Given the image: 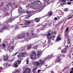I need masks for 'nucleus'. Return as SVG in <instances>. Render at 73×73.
Instances as JSON below:
<instances>
[{
    "label": "nucleus",
    "mask_w": 73,
    "mask_h": 73,
    "mask_svg": "<svg viewBox=\"0 0 73 73\" xmlns=\"http://www.w3.org/2000/svg\"><path fill=\"white\" fill-rule=\"evenodd\" d=\"M41 5H42L41 2L40 1L37 0L30 5V8H32L33 9H36L35 7H41Z\"/></svg>",
    "instance_id": "f257e3e1"
},
{
    "label": "nucleus",
    "mask_w": 73,
    "mask_h": 73,
    "mask_svg": "<svg viewBox=\"0 0 73 73\" xmlns=\"http://www.w3.org/2000/svg\"><path fill=\"white\" fill-rule=\"evenodd\" d=\"M36 57H37V53L35 52H33L30 56V58L32 59H34L35 58H36Z\"/></svg>",
    "instance_id": "f03ea898"
},
{
    "label": "nucleus",
    "mask_w": 73,
    "mask_h": 73,
    "mask_svg": "<svg viewBox=\"0 0 73 73\" xmlns=\"http://www.w3.org/2000/svg\"><path fill=\"white\" fill-rule=\"evenodd\" d=\"M27 52H19V57H25V55H27Z\"/></svg>",
    "instance_id": "7ed1b4c3"
},
{
    "label": "nucleus",
    "mask_w": 73,
    "mask_h": 73,
    "mask_svg": "<svg viewBox=\"0 0 73 73\" xmlns=\"http://www.w3.org/2000/svg\"><path fill=\"white\" fill-rule=\"evenodd\" d=\"M68 48H69L68 45L66 46L65 48H63V50H61V52H62V53H66V51H67V50H68Z\"/></svg>",
    "instance_id": "20e7f679"
},
{
    "label": "nucleus",
    "mask_w": 73,
    "mask_h": 73,
    "mask_svg": "<svg viewBox=\"0 0 73 73\" xmlns=\"http://www.w3.org/2000/svg\"><path fill=\"white\" fill-rule=\"evenodd\" d=\"M3 60L4 61H7V60H8V58H9L8 56L7 55H3Z\"/></svg>",
    "instance_id": "39448f33"
},
{
    "label": "nucleus",
    "mask_w": 73,
    "mask_h": 73,
    "mask_svg": "<svg viewBox=\"0 0 73 73\" xmlns=\"http://www.w3.org/2000/svg\"><path fill=\"white\" fill-rule=\"evenodd\" d=\"M17 64L19 65V60H17V61H16L14 63V64H13V66L15 68H17L18 67Z\"/></svg>",
    "instance_id": "423d86ee"
},
{
    "label": "nucleus",
    "mask_w": 73,
    "mask_h": 73,
    "mask_svg": "<svg viewBox=\"0 0 73 73\" xmlns=\"http://www.w3.org/2000/svg\"><path fill=\"white\" fill-rule=\"evenodd\" d=\"M4 65L5 66L8 67V66H11V63H9V62H7V63H5L4 64Z\"/></svg>",
    "instance_id": "0eeeda50"
},
{
    "label": "nucleus",
    "mask_w": 73,
    "mask_h": 73,
    "mask_svg": "<svg viewBox=\"0 0 73 73\" xmlns=\"http://www.w3.org/2000/svg\"><path fill=\"white\" fill-rule=\"evenodd\" d=\"M9 5H10V7H11V8H15V7L16 6V4L15 3H13V4H12L11 5V2H9Z\"/></svg>",
    "instance_id": "6e6552de"
},
{
    "label": "nucleus",
    "mask_w": 73,
    "mask_h": 73,
    "mask_svg": "<svg viewBox=\"0 0 73 73\" xmlns=\"http://www.w3.org/2000/svg\"><path fill=\"white\" fill-rule=\"evenodd\" d=\"M24 37H25V33H24L23 34H21L20 35H19V39H21L22 38H24Z\"/></svg>",
    "instance_id": "1a4fd4ad"
},
{
    "label": "nucleus",
    "mask_w": 73,
    "mask_h": 73,
    "mask_svg": "<svg viewBox=\"0 0 73 73\" xmlns=\"http://www.w3.org/2000/svg\"><path fill=\"white\" fill-rule=\"evenodd\" d=\"M38 61V62H40V64L41 65H44V64H45V61L44 60L43 61L41 59H40Z\"/></svg>",
    "instance_id": "9d476101"
},
{
    "label": "nucleus",
    "mask_w": 73,
    "mask_h": 73,
    "mask_svg": "<svg viewBox=\"0 0 73 73\" xmlns=\"http://www.w3.org/2000/svg\"><path fill=\"white\" fill-rule=\"evenodd\" d=\"M31 71V69L29 68L26 70L25 72H23V73H30Z\"/></svg>",
    "instance_id": "9b49d317"
},
{
    "label": "nucleus",
    "mask_w": 73,
    "mask_h": 73,
    "mask_svg": "<svg viewBox=\"0 0 73 73\" xmlns=\"http://www.w3.org/2000/svg\"><path fill=\"white\" fill-rule=\"evenodd\" d=\"M33 63L35 65H36L37 66H39L40 65V63L39 62L35 61L33 62Z\"/></svg>",
    "instance_id": "f8f14e48"
},
{
    "label": "nucleus",
    "mask_w": 73,
    "mask_h": 73,
    "mask_svg": "<svg viewBox=\"0 0 73 73\" xmlns=\"http://www.w3.org/2000/svg\"><path fill=\"white\" fill-rule=\"evenodd\" d=\"M26 22L27 23V24H28V25H29L30 24H31V22L29 21H25V20H23V21H22L21 22V23H23V22H25V23Z\"/></svg>",
    "instance_id": "ddd939ff"
},
{
    "label": "nucleus",
    "mask_w": 73,
    "mask_h": 73,
    "mask_svg": "<svg viewBox=\"0 0 73 73\" xmlns=\"http://www.w3.org/2000/svg\"><path fill=\"white\" fill-rule=\"evenodd\" d=\"M14 47L13 46H12L11 47L10 49H9V52H11L13 51V50H14Z\"/></svg>",
    "instance_id": "4468645a"
},
{
    "label": "nucleus",
    "mask_w": 73,
    "mask_h": 73,
    "mask_svg": "<svg viewBox=\"0 0 73 73\" xmlns=\"http://www.w3.org/2000/svg\"><path fill=\"white\" fill-rule=\"evenodd\" d=\"M21 9H23V8L21 7H19V12H20L19 14V15H21V12H22V11H21Z\"/></svg>",
    "instance_id": "2eb2a0df"
},
{
    "label": "nucleus",
    "mask_w": 73,
    "mask_h": 73,
    "mask_svg": "<svg viewBox=\"0 0 73 73\" xmlns=\"http://www.w3.org/2000/svg\"><path fill=\"white\" fill-rule=\"evenodd\" d=\"M61 58H60V57L58 56L56 60V62H60V61H61Z\"/></svg>",
    "instance_id": "dca6fc26"
},
{
    "label": "nucleus",
    "mask_w": 73,
    "mask_h": 73,
    "mask_svg": "<svg viewBox=\"0 0 73 73\" xmlns=\"http://www.w3.org/2000/svg\"><path fill=\"white\" fill-rule=\"evenodd\" d=\"M15 27V29H16V28H17L19 27V24H17L15 25H13V26H12V27Z\"/></svg>",
    "instance_id": "f3484780"
},
{
    "label": "nucleus",
    "mask_w": 73,
    "mask_h": 73,
    "mask_svg": "<svg viewBox=\"0 0 73 73\" xmlns=\"http://www.w3.org/2000/svg\"><path fill=\"white\" fill-rule=\"evenodd\" d=\"M35 21L36 23H38L40 21V19L39 18H36L35 19Z\"/></svg>",
    "instance_id": "a211bd4d"
},
{
    "label": "nucleus",
    "mask_w": 73,
    "mask_h": 73,
    "mask_svg": "<svg viewBox=\"0 0 73 73\" xmlns=\"http://www.w3.org/2000/svg\"><path fill=\"white\" fill-rule=\"evenodd\" d=\"M37 68H35L33 69V73H35V72H37Z\"/></svg>",
    "instance_id": "6ab92c4d"
},
{
    "label": "nucleus",
    "mask_w": 73,
    "mask_h": 73,
    "mask_svg": "<svg viewBox=\"0 0 73 73\" xmlns=\"http://www.w3.org/2000/svg\"><path fill=\"white\" fill-rule=\"evenodd\" d=\"M37 56L38 57V56H40V53H41V51L38 50L37 51Z\"/></svg>",
    "instance_id": "aec40b11"
},
{
    "label": "nucleus",
    "mask_w": 73,
    "mask_h": 73,
    "mask_svg": "<svg viewBox=\"0 0 73 73\" xmlns=\"http://www.w3.org/2000/svg\"><path fill=\"white\" fill-rule=\"evenodd\" d=\"M13 58H12L10 60H9L8 62H12V61H13Z\"/></svg>",
    "instance_id": "412c9836"
},
{
    "label": "nucleus",
    "mask_w": 73,
    "mask_h": 73,
    "mask_svg": "<svg viewBox=\"0 0 73 73\" xmlns=\"http://www.w3.org/2000/svg\"><path fill=\"white\" fill-rule=\"evenodd\" d=\"M14 73H19V69H15V70Z\"/></svg>",
    "instance_id": "4be33fe9"
},
{
    "label": "nucleus",
    "mask_w": 73,
    "mask_h": 73,
    "mask_svg": "<svg viewBox=\"0 0 73 73\" xmlns=\"http://www.w3.org/2000/svg\"><path fill=\"white\" fill-rule=\"evenodd\" d=\"M31 15H27L25 16V19H28V18H29Z\"/></svg>",
    "instance_id": "5701e85b"
},
{
    "label": "nucleus",
    "mask_w": 73,
    "mask_h": 73,
    "mask_svg": "<svg viewBox=\"0 0 73 73\" xmlns=\"http://www.w3.org/2000/svg\"><path fill=\"white\" fill-rule=\"evenodd\" d=\"M69 30V28L68 27L66 29V30L65 31V33L66 34V32H68V31Z\"/></svg>",
    "instance_id": "b1692460"
},
{
    "label": "nucleus",
    "mask_w": 73,
    "mask_h": 73,
    "mask_svg": "<svg viewBox=\"0 0 73 73\" xmlns=\"http://www.w3.org/2000/svg\"><path fill=\"white\" fill-rule=\"evenodd\" d=\"M2 28L3 29H7V27H6V26L5 25Z\"/></svg>",
    "instance_id": "393cba45"
},
{
    "label": "nucleus",
    "mask_w": 73,
    "mask_h": 73,
    "mask_svg": "<svg viewBox=\"0 0 73 73\" xmlns=\"http://www.w3.org/2000/svg\"><path fill=\"white\" fill-rule=\"evenodd\" d=\"M49 16H51L52 15V13L51 12H49L48 13Z\"/></svg>",
    "instance_id": "a878e982"
},
{
    "label": "nucleus",
    "mask_w": 73,
    "mask_h": 73,
    "mask_svg": "<svg viewBox=\"0 0 73 73\" xmlns=\"http://www.w3.org/2000/svg\"><path fill=\"white\" fill-rule=\"evenodd\" d=\"M31 48H32V47L31 46H28L27 48V49H28V50H29V49H31Z\"/></svg>",
    "instance_id": "bb28decb"
},
{
    "label": "nucleus",
    "mask_w": 73,
    "mask_h": 73,
    "mask_svg": "<svg viewBox=\"0 0 73 73\" xmlns=\"http://www.w3.org/2000/svg\"><path fill=\"white\" fill-rule=\"evenodd\" d=\"M26 63L27 64H29V58H28L27 60Z\"/></svg>",
    "instance_id": "cd10ccee"
},
{
    "label": "nucleus",
    "mask_w": 73,
    "mask_h": 73,
    "mask_svg": "<svg viewBox=\"0 0 73 73\" xmlns=\"http://www.w3.org/2000/svg\"><path fill=\"white\" fill-rule=\"evenodd\" d=\"M60 40H61V38L58 37L56 39V41H60Z\"/></svg>",
    "instance_id": "c85d7f7f"
},
{
    "label": "nucleus",
    "mask_w": 73,
    "mask_h": 73,
    "mask_svg": "<svg viewBox=\"0 0 73 73\" xmlns=\"http://www.w3.org/2000/svg\"><path fill=\"white\" fill-rule=\"evenodd\" d=\"M27 13V14H28L29 15H30V14H31V11H27L26 12Z\"/></svg>",
    "instance_id": "c756f323"
},
{
    "label": "nucleus",
    "mask_w": 73,
    "mask_h": 73,
    "mask_svg": "<svg viewBox=\"0 0 73 73\" xmlns=\"http://www.w3.org/2000/svg\"><path fill=\"white\" fill-rule=\"evenodd\" d=\"M18 52H16L14 54H13L12 55V56H14L16 55V54H17V53H18Z\"/></svg>",
    "instance_id": "7c9ffc66"
},
{
    "label": "nucleus",
    "mask_w": 73,
    "mask_h": 73,
    "mask_svg": "<svg viewBox=\"0 0 73 73\" xmlns=\"http://www.w3.org/2000/svg\"><path fill=\"white\" fill-rule=\"evenodd\" d=\"M47 38H48V40H50V39H51V38H52V37L50 36V37H49L48 36H47Z\"/></svg>",
    "instance_id": "2f4dec72"
},
{
    "label": "nucleus",
    "mask_w": 73,
    "mask_h": 73,
    "mask_svg": "<svg viewBox=\"0 0 73 73\" xmlns=\"http://www.w3.org/2000/svg\"><path fill=\"white\" fill-rule=\"evenodd\" d=\"M71 18H72V16L69 15L68 16V19H71Z\"/></svg>",
    "instance_id": "473e14b6"
},
{
    "label": "nucleus",
    "mask_w": 73,
    "mask_h": 73,
    "mask_svg": "<svg viewBox=\"0 0 73 73\" xmlns=\"http://www.w3.org/2000/svg\"><path fill=\"white\" fill-rule=\"evenodd\" d=\"M5 16H8L9 15V13L8 12H6L5 13Z\"/></svg>",
    "instance_id": "72a5a7b5"
},
{
    "label": "nucleus",
    "mask_w": 73,
    "mask_h": 73,
    "mask_svg": "<svg viewBox=\"0 0 73 73\" xmlns=\"http://www.w3.org/2000/svg\"><path fill=\"white\" fill-rule=\"evenodd\" d=\"M9 21L10 22H12L13 20V19H11V18H10L9 20Z\"/></svg>",
    "instance_id": "f704fd0d"
},
{
    "label": "nucleus",
    "mask_w": 73,
    "mask_h": 73,
    "mask_svg": "<svg viewBox=\"0 0 73 73\" xmlns=\"http://www.w3.org/2000/svg\"><path fill=\"white\" fill-rule=\"evenodd\" d=\"M70 73H73V68H72V70L70 72Z\"/></svg>",
    "instance_id": "c9c22d12"
},
{
    "label": "nucleus",
    "mask_w": 73,
    "mask_h": 73,
    "mask_svg": "<svg viewBox=\"0 0 73 73\" xmlns=\"http://www.w3.org/2000/svg\"><path fill=\"white\" fill-rule=\"evenodd\" d=\"M67 4H68V5H70V4H71V3H70V2H69L67 3Z\"/></svg>",
    "instance_id": "e433bc0d"
},
{
    "label": "nucleus",
    "mask_w": 73,
    "mask_h": 73,
    "mask_svg": "<svg viewBox=\"0 0 73 73\" xmlns=\"http://www.w3.org/2000/svg\"><path fill=\"white\" fill-rule=\"evenodd\" d=\"M50 35H51L50 33H48V34L47 36H49Z\"/></svg>",
    "instance_id": "4c0bfd02"
},
{
    "label": "nucleus",
    "mask_w": 73,
    "mask_h": 73,
    "mask_svg": "<svg viewBox=\"0 0 73 73\" xmlns=\"http://www.w3.org/2000/svg\"><path fill=\"white\" fill-rule=\"evenodd\" d=\"M19 64H20V63H21V61L20 60H19Z\"/></svg>",
    "instance_id": "58836bf2"
},
{
    "label": "nucleus",
    "mask_w": 73,
    "mask_h": 73,
    "mask_svg": "<svg viewBox=\"0 0 73 73\" xmlns=\"http://www.w3.org/2000/svg\"><path fill=\"white\" fill-rule=\"evenodd\" d=\"M68 8H66L64 9V11H68Z\"/></svg>",
    "instance_id": "ea45409f"
},
{
    "label": "nucleus",
    "mask_w": 73,
    "mask_h": 73,
    "mask_svg": "<svg viewBox=\"0 0 73 73\" xmlns=\"http://www.w3.org/2000/svg\"><path fill=\"white\" fill-rule=\"evenodd\" d=\"M2 46L3 47H5V44H2Z\"/></svg>",
    "instance_id": "a19ab883"
},
{
    "label": "nucleus",
    "mask_w": 73,
    "mask_h": 73,
    "mask_svg": "<svg viewBox=\"0 0 73 73\" xmlns=\"http://www.w3.org/2000/svg\"><path fill=\"white\" fill-rule=\"evenodd\" d=\"M20 25H27V24H21Z\"/></svg>",
    "instance_id": "79ce46f5"
},
{
    "label": "nucleus",
    "mask_w": 73,
    "mask_h": 73,
    "mask_svg": "<svg viewBox=\"0 0 73 73\" xmlns=\"http://www.w3.org/2000/svg\"><path fill=\"white\" fill-rule=\"evenodd\" d=\"M54 19L55 20H57V18L56 17H55Z\"/></svg>",
    "instance_id": "37998d69"
},
{
    "label": "nucleus",
    "mask_w": 73,
    "mask_h": 73,
    "mask_svg": "<svg viewBox=\"0 0 73 73\" xmlns=\"http://www.w3.org/2000/svg\"><path fill=\"white\" fill-rule=\"evenodd\" d=\"M63 2H66V0H61Z\"/></svg>",
    "instance_id": "c03bdc74"
},
{
    "label": "nucleus",
    "mask_w": 73,
    "mask_h": 73,
    "mask_svg": "<svg viewBox=\"0 0 73 73\" xmlns=\"http://www.w3.org/2000/svg\"><path fill=\"white\" fill-rule=\"evenodd\" d=\"M16 39H19V35H18V36L17 37H16Z\"/></svg>",
    "instance_id": "a18cd8bd"
},
{
    "label": "nucleus",
    "mask_w": 73,
    "mask_h": 73,
    "mask_svg": "<svg viewBox=\"0 0 73 73\" xmlns=\"http://www.w3.org/2000/svg\"><path fill=\"white\" fill-rule=\"evenodd\" d=\"M26 36H27V37H29V34H27Z\"/></svg>",
    "instance_id": "49530a36"
},
{
    "label": "nucleus",
    "mask_w": 73,
    "mask_h": 73,
    "mask_svg": "<svg viewBox=\"0 0 73 73\" xmlns=\"http://www.w3.org/2000/svg\"><path fill=\"white\" fill-rule=\"evenodd\" d=\"M64 4L62 3H60V5H62V6H63V5H64Z\"/></svg>",
    "instance_id": "de8ad7c7"
},
{
    "label": "nucleus",
    "mask_w": 73,
    "mask_h": 73,
    "mask_svg": "<svg viewBox=\"0 0 73 73\" xmlns=\"http://www.w3.org/2000/svg\"><path fill=\"white\" fill-rule=\"evenodd\" d=\"M1 3L2 4L1 5V7H2V6H3V2H2Z\"/></svg>",
    "instance_id": "09e8293b"
},
{
    "label": "nucleus",
    "mask_w": 73,
    "mask_h": 73,
    "mask_svg": "<svg viewBox=\"0 0 73 73\" xmlns=\"http://www.w3.org/2000/svg\"><path fill=\"white\" fill-rule=\"evenodd\" d=\"M6 6L7 7V8H9L8 7H9V5H6Z\"/></svg>",
    "instance_id": "8fccbe9b"
},
{
    "label": "nucleus",
    "mask_w": 73,
    "mask_h": 73,
    "mask_svg": "<svg viewBox=\"0 0 73 73\" xmlns=\"http://www.w3.org/2000/svg\"><path fill=\"white\" fill-rule=\"evenodd\" d=\"M39 72H40V70H38V73H39Z\"/></svg>",
    "instance_id": "3c124183"
},
{
    "label": "nucleus",
    "mask_w": 73,
    "mask_h": 73,
    "mask_svg": "<svg viewBox=\"0 0 73 73\" xmlns=\"http://www.w3.org/2000/svg\"><path fill=\"white\" fill-rule=\"evenodd\" d=\"M67 43L68 44H70V42H69L67 41Z\"/></svg>",
    "instance_id": "603ef678"
},
{
    "label": "nucleus",
    "mask_w": 73,
    "mask_h": 73,
    "mask_svg": "<svg viewBox=\"0 0 73 73\" xmlns=\"http://www.w3.org/2000/svg\"><path fill=\"white\" fill-rule=\"evenodd\" d=\"M19 3L20 4H21V3H22V1H20Z\"/></svg>",
    "instance_id": "864d4df0"
},
{
    "label": "nucleus",
    "mask_w": 73,
    "mask_h": 73,
    "mask_svg": "<svg viewBox=\"0 0 73 73\" xmlns=\"http://www.w3.org/2000/svg\"><path fill=\"white\" fill-rule=\"evenodd\" d=\"M51 33L52 35H53V31L51 32Z\"/></svg>",
    "instance_id": "5fc2aeb1"
},
{
    "label": "nucleus",
    "mask_w": 73,
    "mask_h": 73,
    "mask_svg": "<svg viewBox=\"0 0 73 73\" xmlns=\"http://www.w3.org/2000/svg\"><path fill=\"white\" fill-rule=\"evenodd\" d=\"M31 34L32 35H34V33H32Z\"/></svg>",
    "instance_id": "6e6d98bb"
},
{
    "label": "nucleus",
    "mask_w": 73,
    "mask_h": 73,
    "mask_svg": "<svg viewBox=\"0 0 73 73\" xmlns=\"http://www.w3.org/2000/svg\"><path fill=\"white\" fill-rule=\"evenodd\" d=\"M54 37H55V36H54L53 37H52V38H54Z\"/></svg>",
    "instance_id": "4d7b16f0"
},
{
    "label": "nucleus",
    "mask_w": 73,
    "mask_h": 73,
    "mask_svg": "<svg viewBox=\"0 0 73 73\" xmlns=\"http://www.w3.org/2000/svg\"><path fill=\"white\" fill-rule=\"evenodd\" d=\"M51 73H54V72L53 71H51Z\"/></svg>",
    "instance_id": "13d9d810"
},
{
    "label": "nucleus",
    "mask_w": 73,
    "mask_h": 73,
    "mask_svg": "<svg viewBox=\"0 0 73 73\" xmlns=\"http://www.w3.org/2000/svg\"><path fill=\"white\" fill-rule=\"evenodd\" d=\"M65 55H63V57H65Z\"/></svg>",
    "instance_id": "bf43d9fd"
},
{
    "label": "nucleus",
    "mask_w": 73,
    "mask_h": 73,
    "mask_svg": "<svg viewBox=\"0 0 73 73\" xmlns=\"http://www.w3.org/2000/svg\"><path fill=\"white\" fill-rule=\"evenodd\" d=\"M44 1H49V0H44Z\"/></svg>",
    "instance_id": "052dcab7"
},
{
    "label": "nucleus",
    "mask_w": 73,
    "mask_h": 73,
    "mask_svg": "<svg viewBox=\"0 0 73 73\" xmlns=\"http://www.w3.org/2000/svg\"><path fill=\"white\" fill-rule=\"evenodd\" d=\"M68 41V42H69V39H68V41Z\"/></svg>",
    "instance_id": "680f3d73"
},
{
    "label": "nucleus",
    "mask_w": 73,
    "mask_h": 73,
    "mask_svg": "<svg viewBox=\"0 0 73 73\" xmlns=\"http://www.w3.org/2000/svg\"><path fill=\"white\" fill-rule=\"evenodd\" d=\"M21 51H22V50H22V49H23V48H21Z\"/></svg>",
    "instance_id": "e2e57ef3"
},
{
    "label": "nucleus",
    "mask_w": 73,
    "mask_h": 73,
    "mask_svg": "<svg viewBox=\"0 0 73 73\" xmlns=\"http://www.w3.org/2000/svg\"><path fill=\"white\" fill-rule=\"evenodd\" d=\"M70 52H72V50H70Z\"/></svg>",
    "instance_id": "0e129e2a"
},
{
    "label": "nucleus",
    "mask_w": 73,
    "mask_h": 73,
    "mask_svg": "<svg viewBox=\"0 0 73 73\" xmlns=\"http://www.w3.org/2000/svg\"><path fill=\"white\" fill-rule=\"evenodd\" d=\"M1 70L0 69V73H1Z\"/></svg>",
    "instance_id": "69168bd1"
},
{
    "label": "nucleus",
    "mask_w": 73,
    "mask_h": 73,
    "mask_svg": "<svg viewBox=\"0 0 73 73\" xmlns=\"http://www.w3.org/2000/svg\"><path fill=\"white\" fill-rule=\"evenodd\" d=\"M46 66H48V65H45Z\"/></svg>",
    "instance_id": "338daca9"
},
{
    "label": "nucleus",
    "mask_w": 73,
    "mask_h": 73,
    "mask_svg": "<svg viewBox=\"0 0 73 73\" xmlns=\"http://www.w3.org/2000/svg\"><path fill=\"white\" fill-rule=\"evenodd\" d=\"M2 60V59H0V61H1Z\"/></svg>",
    "instance_id": "774afa93"
}]
</instances>
